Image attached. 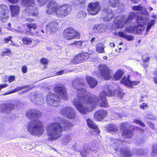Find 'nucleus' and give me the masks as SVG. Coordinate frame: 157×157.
I'll list each match as a JSON object with an SVG mask.
<instances>
[{
    "label": "nucleus",
    "mask_w": 157,
    "mask_h": 157,
    "mask_svg": "<svg viewBox=\"0 0 157 157\" xmlns=\"http://www.w3.org/2000/svg\"><path fill=\"white\" fill-rule=\"evenodd\" d=\"M136 27L134 26H130L126 28V31L128 32L129 33H135Z\"/></svg>",
    "instance_id": "a19ab883"
},
{
    "label": "nucleus",
    "mask_w": 157,
    "mask_h": 157,
    "mask_svg": "<svg viewBox=\"0 0 157 157\" xmlns=\"http://www.w3.org/2000/svg\"><path fill=\"white\" fill-rule=\"evenodd\" d=\"M101 10L99 2H90L87 6V10L89 14L94 15L98 14Z\"/></svg>",
    "instance_id": "9d476101"
},
{
    "label": "nucleus",
    "mask_w": 157,
    "mask_h": 157,
    "mask_svg": "<svg viewBox=\"0 0 157 157\" xmlns=\"http://www.w3.org/2000/svg\"><path fill=\"white\" fill-rule=\"evenodd\" d=\"M107 26L103 24L95 25L93 28V31L98 33H103L107 29Z\"/></svg>",
    "instance_id": "dca6fc26"
},
{
    "label": "nucleus",
    "mask_w": 157,
    "mask_h": 157,
    "mask_svg": "<svg viewBox=\"0 0 157 157\" xmlns=\"http://www.w3.org/2000/svg\"><path fill=\"white\" fill-rule=\"evenodd\" d=\"M128 123L124 122L121 124L119 126L120 130L121 132V136L124 139H131L132 138L134 134L133 130L137 127H133L132 130L128 128Z\"/></svg>",
    "instance_id": "6e6552de"
},
{
    "label": "nucleus",
    "mask_w": 157,
    "mask_h": 157,
    "mask_svg": "<svg viewBox=\"0 0 157 157\" xmlns=\"http://www.w3.org/2000/svg\"><path fill=\"white\" fill-rule=\"evenodd\" d=\"M38 5L40 6H42L46 4V2L44 0H37Z\"/></svg>",
    "instance_id": "3c124183"
},
{
    "label": "nucleus",
    "mask_w": 157,
    "mask_h": 157,
    "mask_svg": "<svg viewBox=\"0 0 157 157\" xmlns=\"http://www.w3.org/2000/svg\"><path fill=\"white\" fill-rule=\"evenodd\" d=\"M27 128L28 132L33 136H40L44 131L42 122L37 120H32L28 122Z\"/></svg>",
    "instance_id": "39448f33"
},
{
    "label": "nucleus",
    "mask_w": 157,
    "mask_h": 157,
    "mask_svg": "<svg viewBox=\"0 0 157 157\" xmlns=\"http://www.w3.org/2000/svg\"><path fill=\"white\" fill-rule=\"evenodd\" d=\"M133 123L136 124H139L142 127H145V124H144V123L139 120L135 119L133 121Z\"/></svg>",
    "instance_id": "09e8293b"
},
{
    "label": "nucleus",
    "mask_w": 157,
    "mask_h": 157,
    "mask_svg": "<svg viewBox=\"0 0 157 157\" xmlns=\"http://www.w3.org/2000/svg\"><path fill=\"white\" fill-rule=\"evenodd\" d=\"M131 1L135 3H137L139 2V0H131Z\"/></svg>",
    "instance_id": "774afa93"
},
{
    "label": "nucleus",
    "mask_w": 157,
    "mask_h": 157,
    "mask_svg": "<svg viewBox=\"0 0 157 157\" xmlns=\"http://www.w3.org/2000/svg\"><path fill=\"white\" fill-rule=\"evenodd\" d=\"M7 6L4 5H0V14L9 12Z\"/></svg>",
    "instance_id": "58836bf2"
},
{
    "label": "nucleus",
    "mask_w": 157,
    "mask_h": 157,
    "mask_svg": "<svg viewBox=\"0 0 157 157\" xmlns=\"http://www.w3.org/2000/svg\"><path fill=\"white\" fill-rule=\"evenodd\" d=\"M9 12H8L0 14V20L3 22H5L7 21L9 17Z\"/></svg>",
    "instance_id": "2f4dec72"
},
{
    "label": "nucleus",
    "mask_w": 157,
    "mask_h": 157,
    "mask_svg": "<svg viewBox=\"0 0 157 157\" xmlns=\"http://www.w3.org/2000/svg\"><path fill=\"white\" fill-rule=\"evenodd\" d=\"M73 127V124L67 121L61 123L54 122L49 124L46 127L48 139L52 141L58 139L61 136L63 131L70 130Z\"/></svg>",
    "instance_id": "f03ea898"
},
{
    "label": "nucleus",
    "mask_w": 157,
    "mask_h": 157,
    "mask_svg": "<svg viewBox=\"0 0 157 157\" xmlns=\"http://www.w3.org/2000/svg\"><path fill=\"white\" fill-rule=\"evenodd\" d=\"M124 75V72L121 69L117 70L113 76L114 79L116 80H120Z\"/></svg>",
    "instance_id": "393cba45"
},
{
    "label": "nucleus",
    "mask_w": 157,
    "mask_h": 157,
    "mask_svg": "<svg viewBox=\"0 0 157 157\" xmlns=\"http://www.w3.org/2000/svg\"><path fill=\"white\" fill-rule=\"evenodd\" d=\"M154 74L156 77L153 78V81L155 84H157V69L154 71Z\"/></svg>",
    "instance_id": "13d9d810"
},
{
    "label": "nucleus",
    "mask_w": 157,
    "mask_h": 157,
    "mask_svg": "<svg viewBox=\"0 0 157 157\" xmlns=\"http://www.w3.org/2000/svg\"><path fill=\"white\" fill-rule=\"evenodd\" d=\"M40 63L43 65L44 68H46L49 62L48 59L46 58L43 57L40 59Z\"/></svg>",
    "instance_id": "4c0bfd02"
},
{
    "label": "nucleus",
    "mask_w": 157,
    "mask_h": 157,
    "mask_svg": "<svg viewBox=\"0 0 157 157\" xmlns=\"http://www.w3.org/2000/svg\"><path fill=\"white\" fill-rule=\"evenodd\" d=\"M25 115L29 119L32 120L41 117L42 113L37 109H30L27 111Z\"/></svg>",
    "instance_id": "ddd939ff"
},
{
    "label": "nucleus",
    "mask_w": 157,
    "mask_h": 157,
    "mask_svg": "<svg viewBox=\"0 0 157 157\" xmlns=\"http://www.w3.org/2000/svg\"><path fill=\"white\" fill-rule=\"evenodd\" d=\"M46 13L48 14H55L58 18H63L68 15L71 12L72 6L68 4L59 6L56 1L52 0L46 5Z\"/></svg>",
    "instance_id": "7ed1b4c3"
},
{
    "label": "nucleus",
    "mask_w": 157,
    "mask_h": 157,
    "mask_svg": "<svg viewBox=\"0 0 157 157\" xmlns=\"http://www.w3.org/2000/svg\"><path fill=\"white\" fill-rule=\"evenodd\" d=\"M53 91L57 95L52 92H48L46 96V101L48 104L52 106H56L59 105L61 98L63 100L68 99V95L65 86L63 85L55 86Z\"/></svg>",
    "instance_id": "20e7f679"
},
{
    "label": "nucleus",
    "mask_w": 157,
    "mask_h": 157,
    "mask_svg": "<svg viewBox=\"0 0 157 157\" xmlns=\"http://www.w3.org/2000/svg\"><path fill=\"white\" fill-rule=\"evenodd\" d=\"M132 10L135 11H142L143 7L140 5L138 6H134L132 8Z\"/></svg>",
    "instance_id": "c03bdc74"
},
{
    "label": "nucleus",
    "mask_w": 157,
    "mask_h": 157,
    "mask_svg": "<svg viewBox=\"0 0 157 157\" xmlns=\"http://www.w3.org/2000/svg\"><path fill=\"white\" fill-rule=\"evenodd\" d=\"M22 41L25 45H28L31 44L33 41V39L28 37H24L22 38Z\"/></svg>",
    "instance_id": "f704fd0d"
},
{
    "label": "nucleus",
    "mask_w": 157,
    "mask_h": 157,
    "mask_svg": "<svg viewBox=\"0 0 157 157\" xmlns=\"http://www.w3.org/2000/svg\"><path fill=\"white\" fill-rule=\"evenodd\" d=\"M12 54L11 51L9 49L7 48L5 51L2 52L1 55L2 56H9Z\"/></svg>",
    "instance_id": "79ce46f5"
},
{
    "label": "nucleus",
    "mask_w": 157,
    "mask_h": 157,
    "mask_svg": "<svg viewBox=\"0 0 157 157\" xmlns=\"http://www.w3.org/2000/svg\"><path fill=\"white\" fill-rule=\"evenodd\" d=\"M64 72V71L63 70H61L60 71L57 72L56 73V75H62L63 73Z\"/></svg>",
    "instance_id": "e2e57ef3"
},
{
    "label": "nucleus",
    "mask_w": 157,
    "mask_h": 157,
    "mask_svg": "<svg viewBox=\"0 0 157 157\" xmlns=\"http://www.w3.org/2000/svg\"><path fill=\"white\" fill-rule=\"evenodd\" d=\"M141 13L139 12H131L128 16V17L126 20V23H130L133 19L136 18L137 22L138 23L144 24L145 23V20L143 17L141 16Z\"/></svg>",
    "instance_id": "1a4fd4ad"
},
{
    "label": "nucleus",
    "mask_w": 157,
    "mask_h": 157,
    "mask_svg": "<svg viewBox=\"0 0 157 157\" xmlns=\"http://www.w3.org/2000/svg\"><path fill=\"white\" fill-rule=\"evenodd\" d=\"M48 29L50 30L51 33H54L56 32L59 28V24L55 21H52L50 22L47 26Z\"/></svg>",
    "instance_id": "aec40b11"
},
{
    "label": "nucleus",
    "mask_w": 157,
    "mask_h": 157,
    "mask_svg": "<svg viewBox=\"0 0 157 157\" xmlns=\"http://www.w3.org/2000/svg\"><path fill=\"white\" fill-rule=\"evenodd\" d=\"M63 38L66 40H70L74 39H80L81 35L73 27H67L64 29L62 33Z\"/></svg>",
    "instance_id": "0eeeda50"
},
{
    "label": "nucleus",
    "mask_w": 157,
    "mask_h": 157,
    "mask_svg": "<svg viewBox=\"0 0 157 157\" xmlns=\"http://www.w3.org/2000/svg\"><path fill=\"white\" fill-rule=\"evenodd\" d=\"M103 11L105 13L108 14L106 16L104 17V19L106 21H109L114 17V16L113 14H112L111 11L109 10L106 8L104 9Z\"/></svg>",
    "instance_id": "a878e982"
},
{
    "label": "nucleus",
    "mask_w": 157,
    "mask_h": 157,
    "mask_svg": "<svg viewBox=\"0 0 157 157\" xmlns=\"http://www.w3.org/2000/svg\"><path fill=\"white\" fill-rule=\"evenodd\" d=\"M22 4L26 7L23 12L26 16L37 17L39 10L36 7L34 0H21Z\"/></svg>",
    "instance_id": "423d86ee"
},
{
    "label": "nucleus",
    "mask_w": 157,
    "mask_h": 157,
    "mask_svg": "<svg viewBox=\"0 0 157 157\" xmlns=\"http://www.w3.org/2000/svg\"><path fill=\"white\" fill-rule=\"evenodd\" d=\"M150 57L147 56L145 59H143L142 65L144 68H146L148 67V61L150 60Z\"/></svg>",
    "instance_id": "e433bc0d"
},
{
    "label": "nucleus",
    "mask_w": 157,
    "mask_h": 157,
    "mask_svg": "<svg viewBox=\"0 0 157 157\" xmlns=\"http://www.w3.org/2000/svg\"><path fill=\"white\" fill-rule=\"evenodd\" d=\"M108 115L106 110L100 109L95 112L94 115V119L97 121H101Z\"/></svg>",
    "instance_id": "4468645a"
},
{
    "label": "nucleus",
    "mask_w": 157,
    "mask_h": 157,
    "mask_svg": "<svg viewBox=\"0 0 157 157\" xmlns=\"http://www.w3.org/2000/svg\"><path fill=\"white\" fill-rule=\"evenodd\" d=\"M27 67L26 65H23L21 68V71L24 74L26 73L27 72Z\"/></svg>",
    "instance_id": "4d7b16f0"
},
{
    "label": "nucleus",
    "mask_w": 157,
    "mask_h": 157,
    "mask_svg": "<svg viewBox=\"0 0 157 157\" xmlns=\"http://www.w3.org/2000/svg\"><path fill=\"white\" fill-rule=\"evenodd\" d=\"M98 67L100 75L104 79L107 80H109L111 76L109 67L105 65L100 64Z\"/></svg>",
    "instance_id": "9b49d317"
},
{
    "label": "nucleus",
    "mask_w": 157,
    "mask_h": 157,
    "mask_svg": "<svg viewBox=\"0 0 157 157\" xmlns=\"http://www.w3.org/2000/svg\"><path fill=\"white\" fill-rule=\"evenodd\" d=\"M80 55L82 57L83 62L89 59L90 57V54L88 53L87 52H83L79 53Z\"/></svg>",
    "instance_id": "72a5a7b5"
},
{
    "label": "nucleus",
    "mask_w": 157,
    "mask_h": 157,
    "mask_svg": "<svg viewBox=\"0 0 157 157\" xmlns=\"http://www.w3.org/2000/svg\"><path fill=\"white\" fill-rule=\"evenodd\" d=\"M86 79L90 87L91 88H94L98 84L97 80L91 76H87L86 77Z\"/></svg>",
    "instance_id": "412c9836"
},
{
    "label": "nucleus",
    "mask_w": 157,
    "mask_h": 157,
    "mask_svg": "<svg viewBox=\"0 0 157 157\" xmlns=\"http://www.w3.org/2000/svg\"><path fill=\"white\" fill-rule=\"evenodd\" d=\"M120 153L123 157H131L132 155V153L131 150L128 147H126L120 150Z\"/></svg>",
    "instance_id": "5701e85b"
},
{
    "label": "nucleus",
    "mask_w": 157,
    "mask_h": 157,
    "mask_svg": "<svg viewBox=\"0 0 157 157\" xmlns=\"http://www.w3.org/2000/svg\"><path fill=\"white\" fill-rule=\"evenodd\" d=\"M72 85L75 89L83 87L85 86V82L83 79L80 78H75L72 82Z\"/></svg>",
    "instance_id": "a211bd4d"
},
{
    "label": "nucleus",
    "mask_w": 157,
    "mask_h": 157,
    "mask_svg": "<svg viewBox=\"0 0 157 157\" xmlns=\"http://www.w3.org/2000/svg\"><path fill=\"white\" fill-rule=\"evenodd\" d=\"M83 42L82 40L75 41L74 42L71 43V45H72L74 44L78 47H80L82 46Z\"/></svg>",
    "instance_id": "a18cd8bd"
},
{
    "label": "nucleus",
    "mask_w": 157,
    "mask_h": 157,
    "mask_svg": "<svg viewBox=\"0 0 157 157\" xmlns=\"http://www.w3.org/2000/svg\"><path fill=\"white\" fill-rule=\"evenodd\" d=\"M115 25L117 28H121L124 27L125 24H127L126 23V20H125L124 16L117 17L115 19Z\"/></svg>",
    "instance_id": "6ab92c4d"
},
{
    "label": "nucleus",
    "mask_w": 157,
    "mask_h": 157,
    "mask_svg": "<svg viewBox=\"0 0 157 157\" xmlns=\"http://www.w3.org/2000/svg\"><path fill=\"white\" fill-rule=\"evenodd\" d=\"M15 80V77L14 75H10L8 77V81L9 82H13Z\"/></svg>",
    "instance_id": "6e6d98bb"
},
{
    "label": "nucleus",
    "mask_w": 157,
    "mask_h": 157,
    "mask_svg": "<svg viewBox=\"0 0 157 157\" xmlns=\"http://www.w3.org/2000/svg\"><path fill=\"white\" fill-rule=\"evenodd\" d=\"M12 17L17 16L20 12V8L18 5H10L9 6Z\"/></svg>",
    "instance_id": "f3484780"
},
{
    "label": "nucleus",
    "mask_w": 157,
    "mask_h": 157,
    "mask_svg": "<svg viewBox=\"0 0 157 157\" xmlns=\"http://www.w3.org/2000/svg\"><path fill=\"white\" fill-rule=\"evenodd\" d=\"M119 35L121 37L125 38L128 41L133 40V36L131 35H127L122 32L120 31L118 33Z\"/></svg>",
    "instance_id": "c756f323"
},
{
    "label": "nucleus",
    "mask_w": 157,
    "mask_h": 157,
    "mask_svg": "<svg viewBox=\"0 0 157 157\" xmlns=\"http://www.w3.org/2000/svg\"><path fill=\"white\" fill-rule=\"evenodd\" d=\"M79 5H84L86 2V0H77Z\"/></svg>",
    "instance_id": "052dcab7"
},
{
    "label": "nucleus",
    "mask_w": 157,
    "mask_h": 157,
    "mask_svg": "<svg viewBox=\"0 0 157 157\" xmlns=\"http://www.w3.org/2000/svg\"><path fill=\"white\" fill-rule=\"evenodd\" d=\"M80 155L83 157H86L87 155L88 152L86 150H83L80 151Z\"/></svg>",
    "instance_id": "603ef678"
},
{
    "label": "nucleus",
    "mask_w": 157,
    "mask_h": 157,
    "mask_svg": "<svg viewBox=\"0 0 157 157\" xmlns=\"http://www.w3.org/2000/svg\"><path fill=\"white\" fill-rule=\"evenodd\" d=\"M77 97L73 103L80 113L84 114L89 111L88 107L85 104H90L91 107L94 108L99 101L97 96L82 88L77 89Z\"/></svg>",
    "instance_id": "f257e3e1"
},
{
    "label": "nucleus",
    "mask_w": 157,
    "mask_h": 157,
    "mask_svg": "<svg viewBox=\"0 0 157 157\" xmlns=\"http://www.w3.org/2000/svg\"><path fill=\"white\" fill-rule=\"evenodd\" d=\"M86 122L89 128L94 129L98 134L100 133V131L98 128V126L95 124L93 120L88 118L86 120Z\"/></svg>",
    "instance_id": "4be33fe9"
},
{
    "label": "nucleus",
    "mask_w": 157,
    "mask_h": 157,
    "mask_svg": "<svg viewBox=\"0 0 157 157\" xmlns=\"http://www.w3.org/2000/svg\"><path fill=\"white\" fill-rule=\"evenodd\" d=\"M80 53L76 54L74 58L71 60V63L73 64H77L83 62L82 58Z\"/></svg>",
    "instance_id": "bb28decb"
},
{
    "label": "nucleus",
    "mask_w": 157,
    "mask_h": 157,
    "mask_svg": "<svg viewBox=\"0 0 157 157\" xmlns=\"http://www.w3.org/2000/svg\"><path fill=\"white\" fill-rule=\"evenodd\" d=\"M106 129L108 132H116L118 131L117 127L113 124H110L106 126Z\"/></svg>",
    "instance_id": "c85d7f7f"
},
{
    "label": "nucleus",
    "mask_w": 157,
    "mask_h": 157,
    "mask_svg": "<svg viewBox=\"0 0 157 157\" xmlns=\"http://www.w3.org/2000/svg\"><path fill=\"white\" fill-rule=\"evenodd\" d=\"M115 91L112 90L110 89H108L107 90V95L108 96H114L115 94Z\"/></svg>",
    "instance_id": "8fccbe9b"
},
{
    "label": "nucleus",
    "mask_w": 157,
    "mask_h": 157,
    "mask_svg": "<svg viewBox=\"0 0 157 157\" xmlns=\"http://www.w3.org/2000/svg\"><path fill=\"white\" fill-rule=\"evenodd\" d=\"M15 106L13 104L11 103H7L5 104L4 105L5 109L9 110H12L15 109Z\"/></svg>",
    "instance_id": "c9c22d12"
},
{
    "label": "nucleus",
    "mask_w": 157,
    "mask_h": 157,
    "mask_svg": "<svg viewBox=\"0 0 157 157\" xmlns=\"http://www.w3.org/2000/svg\"><path fill=\"white\" fill-rule=\"evenodd\" d=\"M121 82L123 84H124L125 85H127L128 84V81L126 79V77L125 76H124L121 79Z\"/></svg>",
    "instance_id": "49530a36"
},
{
    "label": "nucleus",
    "mask_w": 157,
    "mask_h": 157,
    "mask_svg": "<svg viewBox=\"0 0 157 157\" xmlns=\"http://www.w3.org/2000/svg\"><path fill=\"white\" fill-rule=\"evenodd\" d=\"M140 108L143 109H144L148 107L147 103L144 102L142 105L140 106Z\"/></svg>",
    "instance_id": "864d4df0"
},
{
    "label": "nucleus",
    "mask_w": 157,
    "mask_h": 157,
    "mask_svg": "<svg viewBox=\"0 0 157 157\" xmlns=\"http://www.w3.org/2000/svg\"><path fill=\"white\" fill-rule=\"evenodd\" d=\"M12 39V36H9L6 38H4V40L5 42V43H7L9 41H12L11 40Z\"/></svg>",
    "instance_id": "bf43d9fd"
},
{
    "label": "nucleus",
    "mask_w": 157,
    "mask_h": 157,
    "mask_svg": "<svg viewBox=\"0 0 157 157\" xmlns=\"http://www.w3.org/2000/svg\"><path fill=\"white\" fill-rule=\"evenodd\" d=\"M125 95L124 92L122 90H119L117 92V96L120 98H122Z\"/></svg>",
    "instance_id": "5fc2aeb1"
},
{
    "label": "nucleus",
    "mask_w": 157,
    "mask_h": 157,
    "mask_svg": "<svg viewBox=\"0 0 157 157\" xmlns=\"http://www.w3.org/2000/svg\"><path fill=\"white\" fill-rule=\"evenodd\" d=\"M9 2L12 4L17 3L19 0H8Z\"/></svg>",
    "instance_id": "69168bd1"
},
{
    "label": "nucleus",
    "mask_w": 157,
    "mask_h": 157,
    "mask_svg": "<svg viewBox=\"0 0 157 157\" xmlns=\"http://www.w3.org/2000/svg\"><path fill=\"white\" fill-rule=\"evenodd\" d=\"M28 29L26 30L25 33L26 34H33L32 29L35 30L37 27V25L36 23H28L26 24Z\"/></svg>",
    "instance_id": "b1692460"
},
{
    "label": "nucleus",
    "mask_w": 157,
    "mask_h": 157,
    "mask_svg": "<svg viewBox=\"0 0 157 157\" xmlns=\"http://www.w3.org/2000/svg\"><path fill=\"white\" fill-rule=\"evenodd\" d=\"M140 83V81H130L129 84L130 85V86L132 87L133 86H136L138 84H139Z\"/></svg>",
    "instance_id": "de8ad7c7"
},
{
    "label": "nucleus",
    "mask_w": 157,
    "mask_h": 157,
    "mask_svg": "<svg viewBox=\"0 0 157 157\" xmlns=\"http://www.w3.org/2000/svg\"><path fill=\"white\" fill-rule=\"evenodd\" d=\"M136 33L139 34H142V32L145 29V27L142 25L138 24L137 26H135Z\"/></svg>",
    "instance_id": "473e14b6"
},
{
    "label": "nucleus",
    "mask_w": 157,
    "mask_h": 157,
    "mask_svg": "<svg viewBox=\"0 0 157 157\" xmlns=\"http://www.w3.org/2000/svg\"><path fill=\"white\" fill-rule=\"evenodd\" d=\"M95 48L96 52L99 53H102L105 52V47L102 43H97L96 44Z\"/></svg>",
    "instance_id": "cd10ccee"
},
{
    "label": "nucleus",
    "mask_w": 157,
    "mask_h": 157,
    "mask_svg": "<svg viewBox=\"0 0 157 157\" xmlns=\"http://www.w3.org/2000/svg\"><path fill=\"white\" fill-rule=\"evenodd\" d=\"M60 113L62 115L65 116L70 119L75 118L76 116L74 109L70 107L63 108L61 109Z\"/></svg>",
    "instance_id": "f8f14e48"
},
{
    "label": "nucleus",
    "mask_w": 157,
    "mask_h": 157,
    "mask_svg": "<svg viewBox=\"0 0 157 157\" xmlns=\"http://www.w3.org/2000/svg\"><path fill=\"white\" fill-rule=\"evenodd\" d=\"M107 93L105 91H103L100 93L99 97L100 101L99 105L101 107H108L109 106L106 98Z\"/></svg>",
    "instance_id": "2eb2a0df"
},
{
    "label": "nucleus",
    "mask_w": 157,
    "mask_h": 157,
    "mask_svg": "<svg viewBox=\"0 0 157 157\" xmlns=\"http://www.w3.org/2000/svg\"><path fill=\"white\" fill-rule=\"evenodd\" d=\"M29 86L28 85H26L25 86H21L20 87H16L15 89L12 90V91L9 92V93H11L13 92H15L21 90L28 88L29 87Z\"/></svg>",
    "instance_id": "ea45409f"
},
{
    "label": "nucleus",
    "mask_w": 157,
    "mask_h": 157,
    "mask_svg": "<svg viewBox=\"0 0 157 157\" xmlns=\"http://www.w3.org/2000/svg\"><path fill=\"white\" fill-rule=\"evenodd\" d=\"M26 21L29 22H32L35 21V19L33 18H27Z\"/></svg>",
    "instance_id": "0e129e2a"
},
{
    "label": "nucleus",
    "mask_w": 157,
    "mask_h": 157,
    "mask_svg": "<svg viewBox=\"0 0 157 157\" xmlns=\"http://www.w3.org/2000/svg\"><path fill=\"white\" fill-rule=\"evenodd\" d=\"M120 0H109V4L111 7L115 8L117 7L120 4Z\"/></svg>",
    "instance_id": "7c9ffc66"
},
{
    "label": "nucleus",
    "mask_w": 157,
    "mask_h": 157,
    "mask_svg": "<svg viewBox=\"0 0 157 157\" xmlns=\"http://www.w3.org/2000/svg\"><path fill=\"white\" fill-rule=\"evenodd\" d=\"M114 144H115V146H114L115 147H114V150L116 151H118V150L119 148V145H117V143L115 142H114Z\"/></svg>",
    "instance_id": "338daca9"
},
{
    "label": "nucleus",
    "mask_w": 157,
    "mask_h": 157,
    "mask_svg": "<svg viewBox=\"0 0 157 157\" xmlns=\"http://www.w3.org/2000/svg\"><path fill=\"white\" fill-rule=\"evenodd\" d=\"M8 84L7 83L2 84H0V90L8 86Z\"/></svg>",
    "instance_id": "680f3d73"
},
{
    "label": "nucleus",
    "mask_w": 157,
    "mask_h": 157,
    "mask_svg": "<svg viewBox=\"0 0 157 157\" xmlns=\"http://www.w3.org/2000/svg\"><path fill=\"white\" fill-rule=\"evenodd\" d=\"M155 19H152L151 20L150 22L148 23L146 29V31L148 32L149 30L152 26L155 23Z\"/></svg>",
    "instance_id": "37998d69"
}]
</instances>
